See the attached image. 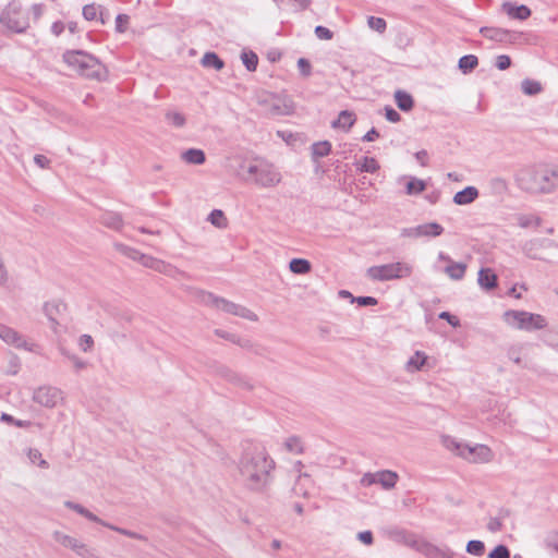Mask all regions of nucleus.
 <instances>
[{"label":"nucleus","mask_w":558,"mask_h":558,"mask_svg":"<svg viewBox=\"0 0 558 558\" xmlns=\"http://www.w3.org/2000/svg\"><path fill=\"white\" fill-rule=\"evenodd\" d=\"M284 447L288 451L296 454L303 451L301 440L295 436L289 437L284 442Z\"/></svg>","instance_id":"a18cd8bd"},{"label":"nucleus","mask_w":558,"mask_h":558,"mask_svg":"<svg viewBox=\"0 0 558 558\" xmlns=\"http://www.w3.org/2000/svg\"><path fill=\"white\" fill-rule=\"evenodd\" d=\"M398 475L396 472L385 470L377 472V484H380L385 489H391L396 486Z\"/></svg>","instance_id":"bb28decb"},{"label":"nucleus","mask_w":558,"mask_h":558,"mask_svg":"<svg viewBox=\"0 0 558 558\" xmlns=\"http://www.w3.org/2000/svg\"><path fill=\"white\" fill-rule=\"evenodd\" d=\"M257 104L265 109L268 117L290 116L294 112L293 100L284 95L262 93L256 97Z\"/></svg>","instance_id":"6e6552de"},{"label":"nucleus","mask_w":558,"mask_h":558,"mask_svg":"<svg viewBox=\"0 0 558 558\" xmlns=\"http://www.w3.org/2000/svg\"><path fill=\"white\" fill-rule=\"evenodd\" d=\"M505 322L520 330L535 331L547 327V319L541 314L509 310L504 314Z\"/></svg>","instance_id":"0eeeda50"},{"label":"nucleus","mask_w":558,"mask_h":558,"mask_svg":"<svg viewBox=\"0 0 558 558\" xmlns=\"http://www.w3.org/2000/svg\"><path fill=\"white\" fill-rule=\"evenodd\" d=\"M517 182L521 190L529 193H551L558 187V166L546 165L521 171Z\"/></svg>","instance_id":"f03ea898"},{"label":"nucleus","mask_w":558,"mask_h":558,"mask_svg":"<svg viewBox=\"0 0 558 558\" xmlns=\"http://www.w3.org/2000/svg\"><path fill=\"white\" fill-rule=\"evenodd\" d=\"M488 558H510V550L505 545H498L488 554Z\"/></svg>","instance_id":"09e8293b"},{"label":"nucleus","mask_w":558,"mask_h":558,"mask_svg":"<svg viewBox=\"0 0 558 558\" xmlns=\"http://www.w3.org/2000/svg\"><path fill=\"white\" fill-rule=\"evenodd\" d=\"M438 317L439 319L447 320L448 324H450L452 327L460 326V320L458 319V317L451 315L449 312H441L439 313Z\"/></svg>","instance_id":"680f3d73"},{"label":"nucleus","mask_w":558,"mask_h":558,"mask_svg":"<svg viewBox=\"0 0 558 558\" xmlns=\"http://www.w3.org/2000/svg\"><path fill=\"white\" fill-rule=\"evenodd\" d=\"M114 248L122 255L140 262L144 267L153 269L157 272L163 274L169 277H175L180 271L169 263L141 253L138 250L128 246L122 243H114Z\"/></svg>","instance_id":"39448f33"},{"label":"nucleus","mask_w":558,"mask_h":558,"mask_svg":"<svg viewBox=\"0 0 558 558\" xmlns=\"http://www.w3.org/2000/svg\"><path fill=\"white\" fill-rule=\"evenodd\" d=\"M502 523L499 518H490L487 523V529L492 533L499 532L501 530Z\"/></svg>","instance_id":"69168bd1"},{"label":"nucleus","mask_w":558,"mask_h":558,"mask_svg":"<svg viewBox=\"0 0 558 558\" xmlns=\"http://www.w3.org/2000/svg\"><path fill=\"white\" fill-rule=\"evenodd\" d=\"M315 35L319 39H324V40H330L333 36L332 32L329 28L322 26V25H318L315 27Z\"/></svg>","instance_id":"4d7b16f0"},{"label":"nucleus","mask_w":558,"mask_h":558,"mask_svg":"<svg viewBox=\"0 0 558 558\" xmlns=\"http://www.w3.org/2000/svg\"><path fill=\"white\" fill-rule=\"evenodd\" d=\"M311 263L304 258H293L289 263V269L296 275H305L311 271Z\"/></svg>","instance_id":"72a5a7b5"},{"label":"nucleus","mask_w":558,"mask_h":558,"mask_svg":"<svg viewBox=\"0 0 558 558\" xmlns=\"http://www.w3.org/2000/svg\"><path fill=\"white\" fill-rule=\"evenodd\" d=\"M495 65L500 71L507 70L511 65V59L507 54H500L496 58Z\"/></svg>","instance_id":"6e6d98bb"},{"label":"nucleus","mask_w":558,"mask_h":558,"mask_svg":"<svg viewBox=\"0 0 558 558\" xmlns=\"http://www.w3.org/2000/svg\"><path fill=\"white\" fill-rule=\"evenodd\" d=\"M420 553L427 558H453V553L447 547H438L432 543L423 544Z\"/></svg>","instance_id":"aec40b11"},{"label":"nucleus","mask_w":558,"mask_h":558,"mask_svg":"<svg viewBox=\"0 0 558 558\" xmlns=\"http://www.w3.org/2000/svg\"><path fill=\"white\" fill-rule=\"evenodd\" d=\"M202 302L211 307L223 311L225 313L239 316L241 318L247 319L250 322H256L257 315L248 310L247 307L228 301L223 298L217 296L210 292L202 293Z\"/></svg>","instance_id":"9d476101"},{"label":"nucleus","mask_w":558,"mask_h":558,"mask_svg":"<svg viewBox=\"0 0 558 558\" xmlns=\"http://www.w3.org/2000/svg\"><path fill=\"white\" fill-rule=\"evenodd\" d=\"M215 333L218 337H220V338H223V339H226L228 341H231L232 343L238 344L241 348L250 349L252 347V343H251L250 340L242 339V338H240L239 336H236L234 333H230V332H227V331L221 330V329H216Z\"/></svg>","instance_id":"473e14b6"},{"label":"nucleus","mask_w":558,"mask_h":558,"mask_svg":"<svg viewBox=\"0 0 558 558\" xmlns=\"http://www.w3.org/2000/svg\"><path fill=\"white\" fill-rule=\"evenodd\" d=\"M541 222H542V219L538 216L533 215V214L520 215L518 217V225L521 228H532V227L536 228V227L541 226Z\"/></svg>","instance_id":"ea45409f"},{"label":"nucleus","mask_w":558,"mask_h":558,"mask_svg":"<svg viewBox=\"0 0 558 558\" xmlns=\"http://www.w3.org/2000/svg\"><path fill=\"white\" fill-rule=\"evenodd\" d=\"M404 543L420 553L421 545L428 544L429 542L424 539H417L414 537V535L408 534L407 538L404 539Z\"/></svg>","instance_id":"bf43d9fd"},{"label":"nucleus","mask_w":558,"mask_h":558,"mask_svg":"<svg viewBox=\"0 0 558 558\" xmlns=\"http://www.w3.org/2000/svg\"><path fill=\"white\" fill-rule=\"evenodd\" d=\"M331 151V144L328 141H322L312 145V156L314 160L328 156Z\"/></svg>","instance_id":"e433bc0d"},{"label":"nucleus","mask_w":558,"mask_h":558,"mask_svg":"<svg viewBox=\"0 0 558 558\" xmlns=\"http://www.w3.org/2000/svg\"><path fill=\"white\" fill-rule=\"evenodd\" d=\"M352 302H356L360 306H374L378 303L377 299L373 296L352 298Z\"/></svg>","instance_id":"13d9d810"},{"label":"nucleus","mask_w":558,"mask_h":558,"mask_svg":"<svg viewBox=\"0 0 558 558\" xmlns=\"http://www.w3.org/2000/svg\"><path fill=\"white\" fill-rule=\"evenodd\" d=\"M355 165L360 172L374 173L379 169L377 160L373 157H363Z\"/></svg>","instance_id":"c9c22d12"},{"label":"nucleus","mask_w":558,"mask_h":558,"mask_svg":"<svg viewBox=\"0 0 558 558\" xmlns=\"http://www.w3.org/2000/svg\"><path fill=\"white\" fill-rule=\"evenodd\" d=\"M395 100L398 108L402 111H410L414 106V100L412 96L404 90H397L395 93Z\"/></svg>","instance_id":"c85d7f7f"},{"label":"nucleus","mask_w":558,"mask_h":558,"mask_svg":"<svg viewBox=\"0 0 558 558\" xmlns=\"http://www.w3.org/2000/svg\"><path fill=\"white\" fill-rule=\"evenodd\" d=\"M544 543L547 548L554 549L558 553V531L547 533Z\"/></svg>","instance_id":"8fccbe9b"},{"label":"nucleus","mask_w":558,"mask_h":558,"mask_svg":"<svg viewBox=\"0 0 558 558\" xmlns=\"http://www.w3.org/2000/svg\"><path fill=\"white\" fill-rule=\"evenodd\" d=\"M27 457L29 461L34 464H37L38 460L43 458L41 452L38 449L29 448L27 450Z\"/></svg>","instance_id":"774afa93"},{"label":"nucleus","mask_w":558,"mask_h":558,"mask_svg":"<svg viewBox=\"0 0 558 558\" xmlns=\"http://www.w3.org/2000/svg\"><path fill=\"white\" fill-rule=\"evenodd\" d=\"M367 24L372 29L379 32V33L385 32V29L387 27L386 21L381 17H376V16H369L367 20Z\"/></svg>","instance_id":"de8ad7c7"},{"label":"nucleus","mask_w":558,"mask_h":558,"mask_svg":"<svg viewBox=\"0 0 558 558\" xmlns=\"http://www.w3.org/2000/svg\"><path fill=\"white\" fill-rule=\"evenodd\" d=\"M247 173L250 178L246 180H251L262 187H274L281 181L280 172L272 165L264 161L250 163Z\"/></svg>","instance_id":"9b49d317"},{"label":"nucleus","mask_w":558,"mask_h":558,"mask_svg":"<svg viewBox=\"0 0 558 558\" xmlns=\"http://www.w3.org/2000/svg\"><path fill=\"white\" fill-rule=\"evenodd\" d=\"M0 23L13 33H24L28 26V15L19 1H11L0 14Z\"/></svg>","instance_id":"1a4fd4ad"},{"label":"nucleus","mask_w":558,"mask_h":558,"mask_svg":"<svg viewBox=\"0 0 558 558\" xmlns=\"http://www.w3.org/2000/svg\"><path fill=\"white\" fill-rule=\"evenodd\" d=\"M361 484L365 487L371 486L373 484H377V472L365 473L361 478Z\"/></svg>","instance_id":"0e129e2a"},{"label":"nucleus","mask_w":558,"mask_h":558,"mask_svg":"<svg viewBox=\"0 0 558 558\" xmlns=\"http://www.w3.org/2000/svg\"><path fill=\"white\" fill-rule=\"evenodd\" d=\"M63 60L80 75H83L87 78H95L98 81H104L107 78L108 71L106 66L97 58L85 51H66L63 54Z\"/></svg>","instance_id":"7ed1b4c3"},{"label":"nucleus","mask_w":558,"mask_h":558,"mask_svg":"<svg viewBox=\"0 0 558 558\" xmlns=\"http://www.w3.org/2000/svg\"><path fill=\"white\" fill-rule=\"evenodd\" d=\"M100 221L104 226L113 230H120L123 226L121 215L113 211L104 213L100 217Z\"/></svg>","instance_id":"a878e982"},{"label":"nucleus","mask_w":558,"mask_h":558,"mask_svg":"<svg viewBox=\"0 0 558 558\" xmlns=\"http://www.w3.org/2000/svg\"><path fill=\"white\" fill-rule=\"evenodd\" d=\"M53 539L61 546L73 550L77 556L83 558H93V550L80 539L68 535L61 531H54L52 533Z\"/></svg>","instance_id":"ddd939ff"},{"label":"nucleus","mask_w":558,"mask_h":558,"mask_svg":"<svg viewBox=\"0 0 558 558\" xmlns=\"http://www.w3.org/2000/svg\"><path fill=\"white\" fill-rule=\"evenodd\" d=\"M354 113L348 110H343L339 113L338 119L332 122V126L349 130L354 124Z\"/></svg>","instance_id":"2f4dec72"},{"label":"nucleus","mask_w":558,"mask_h":558,"mask_svg":"<svg viewBox=\"0 0 558 558\" xmlns=\"http://www.w3.org/2000/svg\"><path fill=\"white\" fill-rule=\"evenodd\" d=\"M274 468V460L260 448L245 450L239 461L241 480L251 490L265 488L270 482V472Z\"/></svg>","instance_id":"f257e3e1"},{"label":"nucleus","mask_w":558,"mask_h":558,"mask_svg":"<svg viewBox=\"0 0 558 558\" xmlns=\"http://www.w3.org/2000/svg\"><path fill=\"white\" fill-rule=\"evenodd\" d=\"M385 116H386V119L392 123H397L401 119L399 112L389 106H387L385 108Z\"/></svg>","instance_id":"052dcab7"},{"label":"nucleus","mask_w":558,"mask_h":558,"mask_svg":"<svg viewBox=\"0 0 558 558\" xmlns=\"http://www.w3.org/2000/svg\"><path fill=\"white\" fill-rule=\"evenodd\" d=\"M490 185L494 190H496L498 192H504L507 189V182H506V180H504L501 178H494L490 181Z\"/></svg>","instance_id":"338daca9"},{"label":"nucleus","mask_w":558,"mask_h":558,"mask_svg":"<svg viewBox=\"0 0 558 558\" xmlns=\"http://www.w3.org/2000/svg\"><path fill=\"white\" fill-rule=\"evenodd\" d=\"M502 9L511 19L524 21L531 16V10L524 4L514 5L510 2H505Z\"/></svg>","instance_id":"412c9836"},{"label":"nucleus","mask_w":558,"mask_h":558,"mask_svg":"<svg viewBox=\"0 0 558 558\" xmlns=\"http://www.w3.org/2000/svg\"><path fill=\"white\" fill-rule=\"evenodd\" d=\"M83 16L87 21H94L98 16V8L95 4H86L83 8Z\"/></svg>","instance_id":"864d4df0"},{"label":"nucleus","mask_w":558,"mask_h":558,"mask_svg":"<svg viewBox=\"0 0 558 558\" xmlns=\"http://www.w3.org/2000/svg\"><path fill=\"white\" fill-rule=\"evenodd\" d=\"M311 478L307 474L299 475L296 483L293 487V493L296 496L307 497L308 496V484Z\"/></svg>","instance_id":"f704fd0d"},{"label":"nucleus","mask_w":558,"mask_h":558,"mask_svg":"<svg viewBox=\"0 0 558 558\" xmlns=\"http://www.w3.org/2000/svg\"><path fill=\"white\" fill-rule=\"evenodd\" d=\"M241 59H242L243 64L247 69V71L253 72V71L256 70L257 64H258V57H257V54L255 52H253V51H248V52L244 51L241 54Z\"/></svg>","instance_id":"37998d69"},{"label":"nucleus","mask_w":558,"mask_h":558,"mask_svg":"<svg viewBox=\"0 0 558 558\" xmlns=\"http://www.w3.org/2000/svg\"><path fill=\"white\" fill-rule=\"evenodd\" d=\"M522 349H523V345H521V344L510 347L507 352L508 357L511 361H513L515 364H521Z\"/></svg>","instance_id":"3c124183"},{"label":"nucleus","mask_w":558,"mask_h":558,"mask_svg":"<svg viewBox=\"0 0 558 558\" xmlns=\"http://www.w3.org/2000/svg\"><path fill=\"white\" fill-rule=\"evenodd\" d=\"M216 372L220 377L227 379L228 381H230L236 386L244 387L247 389L252 388L248 380L244 376L235 373L234 371L230 369L229 367H227L225 365L218 366Z\"/></svg>","instance_id":"6ab92c4d"},{"label":"nucleus","mask_w":558,"mask_h":558,"mask_svg":"<svg viewBox=\"0 0 558 558\" xmlns=\"http://www.w3.org/2000/svg\"><path fill=\"white\" fill-rule=\"evenodd\" d=\"M0 339L16 349H23L29 352L34 351V344L29 343L24 336L2 324H0Z\"/></svg>","instance_id":"2eb2a0df"},{"label":"nucleus","mask_w":558,"mask_h":558,"mask_svg":"<svg viewBox=\"0 0 558 558\" xmlns=\"http://www.w3.org/2000/svg\"><path fill=\"white\" fill-rule=\"evenodd\" d=\"M466 553L473 556H482L485 553V545L482 541H469L465 548Z\"/></svg>","instance_id":"c03bdc74"},{"label":"nucleus","mask_w":558,"mask_h":558,"mask_svg":"<svg viewBox=\"0 0 558 558\" xmlns=\"http://www.w3.org/2000/svg\"><path fill=\"white\" fill-rule=\"evenodd\" d=\"M478 197V190L474 186H466L457 192L453 196V203L457 205H468Z\"/></svg>","instance_id":"4be33fe9"},{"label":"nucleus","mask_w":558,"mask_h":558,"mask_svg":"<svg viewBox=\"0 0 558 558\" xmlns=\"http://www.w3.org/2000/svg\"><path fill=\"white\" fill-rule=\"evenodd\" d=\"M441 442L448 450L473 463H487L494 459V452L486 445L470 446L451 436H442Z\"/></svg>","instance_id":"20e7f679"},{"label":"nucleus","mask_w":558,"mask_h":558,"mask_svg":"<svg viewBox=\"0 0 558 558\" xmlns=\"http://www.w3.org/2000/svg\"><path fill=\"white\" fill-rule=\"evenodd\" d=\"M497 276L489 268H482L478 271L477 282L485 290H493L497 287Z\"/></svg>","instance_id":"5701e85b"},{"label":"nucleus","mask_w":558,"mask_h":558,"mask_svg":"<svg viewBox=\"0 0 558 558\" xmlns=\"http://www.w3.org/2000/svg\"><path fill=\"white\" fill-rule=\"evenodd\" d=\"M298 69L300 71V74L304 77H308L312 73V65L310 61L305 58H300L298 60Z\"/></svg>","instance_id":"603ef678"},{"label":"nucleus","mask_w":558,"mask_h":558,"mask_svg":"<svg viewBox=\"0 0 558 558\" xmlns=\"http://www.w3.org/2000/svg\"><path fill=\"white\" fill-rule=\"evenodd\" d=\"M64 506L68 508V509H71L73 511H75L76 513L83 515L84 518H86L87 520L92 521V522H95V523H98L105 527H108L114 532H118L122 535H125L128 537H131V538H135V539H141V541H145L146 537L142 534H138L136 532H133V531H130V530H126V529H122V527H119L117 525H113L109 522H106L104 521L102 519H100L99 517H97L96 514H94L93 512H90L88 509H86L85 507H83L82 505L80 504H76V502H73L71 500H66L64 501Z\"/></svg>","instance_id":"f8f14e48"},{"label":"nucleus","mask_w":558,"mask_h":558,"mask_svg":"<svg viewBox=\"0 0 558 558\" xmlns=\"http://www.w3.org/2000/svg\"><path fill=\"white\" fill-rule=\"evenodd\" d=\"M555 243L546 238H535L523 243L522 252L532 259H543L539 252L542 250L551 248Z\"/></svg>","instance_id":"dca6fc26"},{"label":"nucleus","mask_w":558,"mask_h":558,"mask_svg":"<svg viewBox=\"0 0 558 558\" xmlns=\"http://www.w3.org/2000/svg\"><path fill=\"white\" fill-rule=\"evenodd\" d=\"M412 274L413 266L405 262L376 265L366 269V277L378 282L409 278Z\"/></svg>","instance_id":"423d86ee"},{"label":"nucleus","mask_w":558,"mask_h":558,"mask_svg":"<svg viewBox=\"0 0 558 558\" xmlns=\"http://www.w3.org/2000/svg\"><path fill=\"white\" fill-rule=\"evenodd\" d=\"M94 345V340L89 335H82L78 339V347L82 351L88 352Z\"/></svg>","instance_id":"5fc2aeb1"},{"label":"nucleus","mask_w":558,"mask_h":558,"mask_svg":"<svg viewBox=\"0 0 558 558\" xmlns=\"http://www.w3.org/2000/svg\"><path fill=\"white\" fill-rule=\"evenodd\" d=\"M427 356L421 351H416L407 362L405 369L410 373L420 371L426 363Z\"/></svg>","instance_id":"cd10ccee"},{"label":"nucleus","mask_w":558,"mask_h":558,"mask_svg":"<svg viewBox=\"0 0 558 558\" xmlns=\"http://www.w3.org/2000/svg\"><path fill=\"white\" fill-rule=\"evenodd\" d=\"M444 232V228L437 222H428L424 225L416 226L414 228L404 229L403 235L412 236V238H421V236H439Z\"/></svg>","instance_id":"f3484780"},{"label":"nucleus","mask_w":558,"mask_h":558,"mask_svg":"<svg viewBox=\"0 0 558 558\" xmlns=\"http://www.w3.org/2000/svg\"><path fill=\"white\" fill-rule=\"evenodd\" d=\"M62 399L60 389L51 386H43L34 391L33 400L46 408H53Z\"/></svg>","instance_id":"4468645a"},{"label":"nucleus","mask_w":558,"mask_h":558,"mask_svg":"<svg viewBox=\"0 0 558 558\" xmlns=\"http://www.w3.org/2000/svg\"><path fill=\"white\" fill-rule=\"evenodd\" d=\"M166 119L169 123L177 128H181L185 124V117L177 111H168L166 113Z\"/></svg>","instance_id":"49530a36"},{"label":"nucleus","mask_w":558,"mask_h":558,"mask_svg":"<svg viewBox=\"0 0 558 558\" xmlns=\"http://www.w3.org/2000/svg\"><path fill=\"white\" fill-rule=\"evenodd\" d=\"M181 158L186 163L203 165L206 160L205 153L198 148H190L181 154Z\"/></svg>","instance_id":"b1692460"},{"label":"nucleus","mask_w":558,"mask_h":558,"mask_svg":"<svg viewBox=\"0 0 558 558\" xmlns=\"http://www.w3.org/2000/svg\"><path fill=\"white\" fill-rule=\"evenodd\" d=\"M466 270V265L463 263L451 262L445 268V274L452 280H461Z\"/></svg>","instance_id":"c756f323"},{"label":"nucleus","mask_w":558,"mask_h":558,"mask_svg":"<svg viewBox=\"0 0 558 558\" xmlns=\"http://www.w3.org/2000/svg\"><path fill=\"white\" fill-rule=\"evenodd\" d=\"M208 221L219 229H223L228 226V220L220 209H214L208 216Z\"/></svg>","instance_id":"a19ab883"},{"label":"nucleus","mask_w":558,"mask_h":558,"mask_svg":"<svg viewBox=\"0 0 558 558\" xmlns=\"http://www.w3.org/2000/svg\"><path fill=\"white\" fill-rule=\"evenodd\" d=\"M65 310V304L62 302L53 301L47 302L44 305V313L48 317V319L52 323V327L58 325L56 316L61 313V311Z\"/></svg>","instance_id":"393cba45"},{"label":"nucleus","mask_w":558,"mask_h":558,"mask_svg":"<svg viewBox=\"0 0 558 558\" xmlns=\"http://www.w3.org/2000/svg\"><path fill=\"white\" fill-rule=\"evenodd\" d=\"M426 189V183L417 178H411L405 185V193L408 195H418Z\"/></svg>","instance_id":"58836bf2"},{"label":"nucleus","mask_w":558,"mask_h":558,"mask_svg":"<svg viewBox=\"0 0 558 558\" xmlns=\"http://www.w3.org/2000/svg\"><path fill=\"white\" fill-rule=\"evenodd\" d=\"M478 64V59L474 54H466L459 59L458 66L463 73L473 71Z\"/></svg>","instance_id":"4c0bfd02"},{"label":"nucleus","mask_w":558,"mask_h":558,"mask_svg":"<svg viewBox=\"0 0 558 558\" xmlns=\"http://www.w3.org/2000/svg\"><path fill=\"white\" fill-rule=\"evenodd\" d=\"M521 88L525 95L534 96V95H537L538 93H541L542 85L537 81L525 78L521 83Z\"/></svg>","instance_id":"79ce46f5"},{"label":"nucleus","mask_w":558,"mask_h":558,"mask_svg":"<svg viewBox=\"0 0 558 558\" xmlns=\"http://www.w3.org/2000/svg\"><path fill=\"white\" fill-rule=\"evenodd\" d=\"M480 33L487 39L496 43H513L519 34L498 27H482Z\"/></svg>","instance_id":"a211bd4d"},{"label":"nucleus","mask_w":558,"mask_h":558,"mask_svg":"<svg viewBox=\"0 0 558 558\" xmlns=\"http://www.w3.org/2000/svg\"><path fill=\"white\" fill-rule=\"evenodd\" d=\"M204 68L215 69L217 71L225 66V62L215 52H206L201 61Z\"/></svg>","instance_id":"7c9ffc66"},{"label":"nucleus","mask_w":558,"mask_h":558,"mask_svg":"<svg viewBox=\"0 0 558 558\" xmlns=\"http://www.w3.org/2000/svg\"><path fill=\"white\" fill-rule=\"evenodd\" d=\"M129 22V16L126 14H118L116 19V28L119 33H123L125 31V24Z\"/></svg>","instance_id":"e2e57ef3"}]
</instances>
